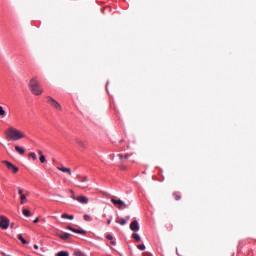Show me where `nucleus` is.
<instances>
[{"label": "nucleus", "instance_id": "obj_3", "mask_svg": "<svg viewBox=\"0 0 256 256\" xmlns=\"http://www.w3.org/2000/svg\"><path fill=\"white\" fill-rule=\"evenodd\" d=\"M111 203L117 207V209H127L129 208V205L123 202L121 199L111 198Z\"/></svg>", "mask_w": 256, "mask_h": 256}, {"label": "nucleus", "instance_id": "obj_6", "mask_svg": "<svg viewBox=\"0 0 256 256\" xmlns=\"http://www.w3.org/2000/svg\"><path fill=\"white\" fill-rule=\"evenodd\" d=\"M71 199H73L74 201H78V203H81L82 205H87V203H89V198L83 195L78 197H75V195H71Z\"/></svg>", "mask_w": 256, "mask_h": 256}, {"label": "nucleus", "instance_id": "obj_4", "mask_svg": "<svg viewBox=\"0 0 256 256\" xmlns=\"http://www.w3.org/2000/svg\"><path fill=\"white\" fill-rule=\"evenodd\" d=\"M3 165H5L7 167L8 171H12V173L17 174L19 173V167L15 166L13 163L4 160L2 161Z\"/></svg>", "mask_w": 256, "mask_h": 256}, {"label": "nucleus", "instance_id": "obj_5", "mask_svg": "<svg viewBox=\"0 0 256 256\" xmlns=\"http://www.w3.org/2000/svg\"><path fill=\"white\" fill-rule=\"evenodd\" d=\"M48 103L54 107V109H56L57 111H62V107L61 104H59V102H57V100H55L53 97L48 96Z\"/></svg>", "mask_w": 256, "mask_h": 256}, {"label": "nucleus", "instance_id": "obj_30", "mask_svg": "<svg viewBox=\"0 0 256 256\" xmlns=\"http://www.w3.org/2000/svg\"><path fill=\"white\" fill-rule=\"evenodd\" d=\"M106 239H108L109 241H113V235L108 234L106 236Z\"/></svg>", "mask_w": 256, "mask_h": 256}, {"label": "nucleus", "instance_id": "obj_37", "mask_svg": "<svg viewBox=\"0 0 256 256\" xmlns=\"http://www.w3.org/2000/svg\"><path fill=\"white\" fill-rule=\"evenodd\" d=\"M107 225H111V219L107 221Z\"/></svg>", "mask_w": 256, "mask_h": 256}, {"label": "nucleus", "instance_id": "obj_28", "mask_svg": "<svg viewBox=\"0 0 256 256\" xmlns=\"http://www.w3.org/2000/svg\"><path fill=\"white\" fill-rule=\"evenodd\" d=\"M119 159H129V155H124L123 154H119Z\"/></svg>", "mask_w": 256, "mask_h": 256}, {"label": "nucleus", "instance_id": "obj_23", "mask_svg": "<svg viewBox=\"0 0 256 256\" xmlns=\"http://www.w3.org/2000/svg\"><path fill=\"white\" fill-rule=\"evenodd\" d=\"M173 196L175 197L176 201H181V195L178 194L177 192L173 193Z\"/></svg>", "mask_w": 256, "mask_h": 256}, {"label": "nucleus", "instance_id": "obj_2", "mask_svg": "<svg viewBox=\"0 0 256 256\" xmlns=\"http://www.w3.org/2000/svg\"><path fill=\"white\" fill-rule=\"evenodd\" d=\"M29 89L33 95H43V88L41 87V84H39V81H37V77L30 80Z\"/></svg>", "mask_w": 256, "mask_h": 256}, {"label": "nucleus", "instance_id": "obj_19", "mask_svg": "<svg viewBox=\"0 0 256 256\" xmlns=\"http://www.w3.org/2000/svg\"><path fill=\"white\" fill-rule=\"evenodd\" d=\"M25 201H27V196H25V194H22V196H20L21 205H23L25 203Z\"/></svg>", "mask_w": 256, "mask_h": 256}, {"label": "nucleus", "instance_id": "obj_8", "mask_svg": "<svg viewBox=\"0 0 256 256\" xmlns=\"http://www.w3.org/2000/svg\"><path fill=\"white\" fill-rule=\"evenodd\" d=\"M66 229H68V231H72L73 233H78L80 235H86L87 231L83 230V229H75L71 226H67Z\"/></svg>", "mask_w": 256, "mask_h": 256}, {"label": "nucleus", "instance_id": "obj_21", "mask_svg": "<svg viewBox=\"0 0 256 256\" xmlns=\"http://www.w3.org/2000/svg\"><path fill=\"white\" fill-rule=\"evenodd\" d=\"M57 256H69V252L67 251H60L57 253Z\"/></svg>", "mask_w": 256, "mask_h": 256}, {"label": "nucleus", "instance_id": "obj_35", "mask_svg": "<svg viewBox=\"0 0 256 256\" xmlns=\"http://www.w3.org/2000/svg\"><path fill=\"white\" fill-rule=\"evenodd\" d=\"M69 191H70L71 195H75V192L73 190L70 189Z\"/></svg>", "mask_w": 256, "mask_h": 256}, {"label": "nucleus", "instance_id": "obj_24", "mask_svg": "<svg viewBox=\"0 0 256 256\" xmlns=\"http://www.w3.org/2000/svg\"><path fill=\"white\" fill-rule=\"evenodd\" d=\"M81 183H89V177L83 176L81 179Z\"/></svg>", "mask_w": 256, "mask_h": 256}, {"label": "nucleus", "instance_id": "obj_12", "mask_svg": "<svg viewBox=\"0 0 256 256\" xmlns=\"http://www.w3.org/2000/svg\"><path fill=\"white\" fill-rule=\"evenodd\" d=\"M15 151H17L19 155H25V148L21 146H15Z\"/></svg>", "mask_w": 256, "mask_h": 256}, {"label": "nucleus", "instance_id": "obj_1", "mask_svg": "<svg viewBox=\"0 0 256 256\" xmlns=\"http://www.w3.org/2000/svg\"><path fill=\"white\" fill-rule=\"evenodd\" d=\"M5 135L7 141H21V139H25L27 137V134H25V132L15 127H9L5 131Z\"/></svg>", "mask_w": 256, "mask_h": 256}, {"label": "nucleus", "instance_id": "obj_18", "mask_svg": "<svg viewBox=\"0 0 256 256\" xmlns=\"http://www.w3.org/2000/svg\"><path fill=\"white\" fill-rule=\"evenodd\" d=\"M22 213L25 217H31V211H29L28 209H23Z\"/></svg>", "mask_w": 256, "mask_h": 256}, {"label": "nucleus", "instance_id": "obj_20", "mask_svg": "<svg viewBox=\"0 0 256 256\" xmlns=\"http://www.w3.org/2000/svg\"><path fill=\"white\" fill-rule=\"evenodd\" d=\"M28 157H30L31 159H33V161H37V154H35L34 152H31Z\"/></svg>", "mask_w": 256, "mask_h": 256}, {"label": "nucleus", "instance_id": "obj_33", "mask_svg": "<svg viewBox=\"0 0 256 256\" xmlns=\"http://www.w3.org/2000/svg\"><path fill=\"white\" fill-rule=\"evenodd\" d=\"M33 223H39V218H36Z\"/></svg>", "mask_w": 256, "mask_h": 256}, {"label": "nucleus", "instance_id": "obj_14", "mask_svg": "<svg viewBox=\"0 0 256 256\" xmlns=\"http://www.w3.org/2000/svg\"><path fill=\"white\" fill-rule=\"evenodd\" d=\"M132 239H134L137 243H139V241H141V236H139V234L137 233H133Z\"/></svg>", "mask_w": 256, "mask_h": 256}, {"label": "nucleus", "instance_id": "obj_25", "mask_svg": "<svg viewBox=\"0 0 256 256\" xmlns=\"http://www.w3.org/2000/svg\"><path fill=\"white\" fill-rule=\"evenodd\" d=\"M74 256H85V253L77 250V251L74 252Z\"/></svg>", "mask_w": 256, "mask_h": 256}, {"label": "nucleus", "instance_id": "obj_36", "mask_svg": "<svg viewBox=\"0 0 256 256\" xmlns=\"http://www.w3.org/2000/svg\"><path fill=\"white\" fill-rule=\"evenodd\" d=\"M34 249H39V246L37 244L34 245Z\"/></svg>", "mask_w": 256, "mask_h": 256}, {"label": "nucleus", "instance_id": "obj_31", "mask_svg": "<svg viewBox=\"0 0 256 256\" xmlns=\"http://www.w3.org/2000/svg\"><path fill=\"white\" fill-rule=\"evenodd\" d=\"M18 193H19L20 197H21L22 195H24V194H23V190H22L21 188H18Z\"/></svg>", "mask_w": 256, "mask_h": 256}, {"label": "nucleus", "instance_id": "obj_39", "mask_svg": "<svg viewBox=\"0 0 256 256\" xmlns=\"http://www.w3.org/2000/svg\"><path fill=\"white\" fill-rule=\"evenodd\" d=\"M111 245H115V241H112V242H111Z\"/></svg>", "mask_w": 256, "mask_h": 256}, {"label": "nucleus", "instance_id": "obj_34", "mask_svg": "<svg viewBox=\"0 0 256 256\" xmlns=\"http://www.w3.org/2000/svg\"><path fill=\"white\" fill-rule=\"evenodd\" d=\"M38 155H40V157H41V155H43V152L41 150H39Z\"/></svg>", "mask_w": 256, "mask_h": 256}, {"label": "nucleus", "instance_id": "obj_9", "mask_svg": "<svg viewBox=\"0 0 256 256\" xmlns=\"http://www.w3.org/2000/svg\"><path fill=\"white\" fill-rule=\"evenodd\" d=\"M130 229L131 231L137 232L139 231L140 227H139V222L137 220H134L130 223Z\"/></svg>", "mask_w": 256, "mask_h": 256}, {"label": "nucleus", "instance_id": "obj_10", "mask_svg": "<svg viewBox=\"0 0 256 256\" xmlns=\"http://www.w3.org/2000/svg\"><path fill=\"white\" fill-rule=\"evenodd\" d=\"M57 237H59L63 241H67L68 239H71V234L67 232H63L62 234H57Z\"/></svg>", "mask_w": 256, "mask_h": 256}, {"label": "nucleus", "instance_id": "obj_15", "mask_svg": "<svg viewBox=\"0 0 256 256\" xmlns=\"http://www.w3.org/2000/svg\"><path fill=\"white\" fill-rule=\"evenodd\" d=\"M77 145H80V147L85 148V141L81 140L80 138H76Z\"/></svg>", "mask_w": 256, "mask_h": 256}, {"label": "nucleus", "instance_id": "obj_11", "mask_svg": "<svg viewBox=\"0 0 256 256\" xmlns=\"http://www.w3.org/2000/svg\"><path fill=\"white\" fill-rule=\"evenodd\" d=\"M58 171H62V173H68L69 175H73V172H71V168H66L64 166L57 167Z\"/></svg>", "mask_w": 256, "mask_h": 256}, {"label": "nucleus", "instance_id": "obj_22", "mask_svg": "<svg viewBox=\"0 0 256 256\" xmlns=\"http://www.w3.org/2000/svg\"><path fill=\"white\" fill-rule=\"evenodd\" d=\"M5 115H7V113L3 109V106H0V117H5Z\"/></svg>", "mask_w": 256, "mask_h": 256}, {"label": "nucleus", "instance_id": "obj_27", "mask_svg": "<svg viewBox=\"0 0 256 256\" xmlns=\"http://www.w3.org/2000/svg\"><path fill=\"white\" fill-rule=\"evenodd\" d=\"M137 248H138L140 251H145V246H144V244H139V245L137 246Z\"/></svg>", "mask_w": 256, "mask_h": 256}, {"label": "nucleus", "instance_id": "obj_32", "mask_svg": "<svg viewBox=\"0 0 256 256\" xmlns=\"http://www.w3.org/2000/svg\"><path fill=\"white\" fill-rule=\"evenodd\" d=\"M82 189H88V190H90L91 187H89V185H87V186H84Z\"/></svg>", "mask_w": 256, "mask_h": 256}, {"label": "nucleus", "instance_id": "obj_26", "mask_svg": "<svg viewBox=\"0 0 256 256\" xmlns=\"http://www.w3.org/2000/svg\"><path fill=\"white\" fill-rule=\"evenodd\" d=\"M93 218H91L90 215L85 214L84 215V221H92Z\"/></svg>", "mask_w": 256, "mask_h": 256}, {"label": "nucleus", "instance_id": "obj_7", "mask_svg": "<svg viewBox=\"0 0 256 256\" xmlns=\"http://www.w3.org/2000/svg\"><path fill=\"white\" fill-rule=\"evenodd\" d=\"M0 227L1 229H9V220L4 215L0 216Z\"/></svg>", "mask_w": 256, "mask_h": 256}, {"label": "nucleus", "instance_id": "obj_38", "mask_svg": "<svg viewBox=\"0 0 256 256\" xmlns=\"http://www.w3.org/2000/svg\"><path fill=\"white\" fill-rule=\"evenodd\" d=\"M129 219H130V217H129V216H127L125 220H126V221H129Z\"/></svg>", "mask_w": 256, "mask_h": 256}, {"label": "nucleus", "instance_id": "obj_29", "mask_svg": "<svg viewBox=\"0 0 256 256\" xmlns=\"http://www.w3.org/2000/svg\"><path fill=\"white\" fill-rule=\"evenodd\" d=\"M39 159H40V162L42 163H45L46 161L45 155H41Z\"/></svg>", "mask_w": 256, "mask_h": 256}, {"label": "nucleus", "instance_id": "obj_16", "mask_svg": "<svg viewBox=\"0 0 256 256\" xmlns=\"http://www.w3.org/2000/svg\"><path fill=\"white\" fill-rule=\"evenodd\" d=\"M116 223H118L119 225H127V220L125 218H119Z\"/></svg>", "mask_w": 256, "mask_h": 256}, {"label": "nucleus", "instance_id": "obj_13", "mask_svg": "<svg viewBox=\"0 0 256 256\" xmlns=\"http://www.w3.org/2000/svg\"><path fill=\"white\" fill-rule=\"evenodd\" d=\"M62 219H69L70 221H73L75 219V216L64 213L62 214Z\"/></svg>", "mask_w": 256, "mask_h": 256}, {"label": "nucleus", "instance_id": "obj_17", "mask_svg": "<svg viewBox=\"0 0 256 256\" xmlns=\"http://www.w3.org/2000/svg\"><path fill=\"white\" fill-rule=\"evenodd\" d=\"M18 239H19V241H21V243L23 245H27V240H25V238H23L22 234H18Z\"/></svg>", "mask_w": 256, "mask_h": 256}]
</instances>
